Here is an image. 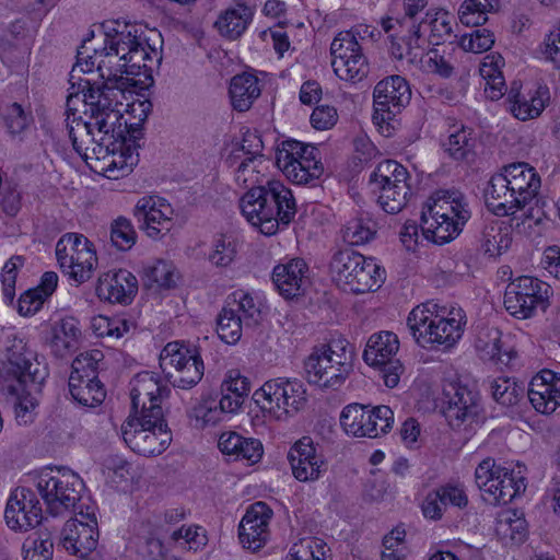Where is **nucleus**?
Masks as SVG:
<instances>
[{
	"instance_id": "nucleus-59",
	"label": "nucleus",
	"mask_w": 560,
	"mask_h": 560,
	"mask_svg": "<svg viewBox=\"0 0 560 560\" xmlns=\"http://www.w3.org/2000/svg\"><path fill=\"white\" fill-rule=\"evenodd\" d=\"M494 44V35L487 28L475 30L469 35H463L459 46L465 51L481 54L489 50Z\"/></svg>"
},
{
	"instance_id": "nucleus-64",
	"label": "nucleus",
	"mask_w": 560,
	"mask_h": 560,
	"mask_svg": "<svg viewBox=\"0 0 560 560\" xmlns=\"http://www.w3.org/2000/svg\"><path fill=\"white\" fill-rule=\"evenodd\" d=\"M503 471V467L495 464L494 459L486 458L476 468L475 479L478 488L487 493L488 485L492 483L498 472Z\"/></svg>"
},
{
	"instance_id": "nucleus-24",
	"label": "nucleus",
	"mask_w": 560,
	"mask_h": 560,
	"mask_svg": "<svg viewBox=\"0 0 560 560\" xmlns=\"http://www.w3.org/2000/svg\"><path fill=\"white\" fill-rule=\"evenodd\" d=\"M307 270V265L302 258H294L273 268L272 281L282 296L292 299L304 292Z\"/></svg>"
},
{
	"instance_id": "nucleus-23",
	"label": "nucleus",
	"mask_w": 560,
	"mask_h": 560,
	"mask_svg": "<svg viewBox=\"0 0 560 560\" xmlns=\"http://www.w3.org/2000/svg\"><path fill=\"white\" fill-rule=\"evenodd\" d=\"M503 172L509 180L510 190L520 200V208L523 209L535 198L540 188L539 175L524 162L506 165Z\"/></svg>"
},
{
	"instance_id": "nucleus-19",
	"label": "nucleus",
	"mask_w": 560,
	"mask_h": 560,
	"mask_svg": "<svg viewBox=\"0 0 560 560\" xmlns=\"http://www.w3.org/2000/svg\"><path fill=\"white\" fill-rule=\"evenodd\" d=\"M272 511L265 502L259 501L250 505L238 526V537L244 548L257 551L265 546Z\"/></svg>"
},
{
	"instance_id": "nucleus-49",
	"label": "nucleus",
	"mask_w": 560,
	"mask_h": 560,
	"mask_svg": "<svg viewBox=\"0 0 560 560\" xmlns=\"http://www.w3.org/2000/svg\"><path fill=\"white\" fill-rule=\"evenodd\" d=\"M283 399L281 409L285 415H294L301 410L306 402V390L302 382L298 380L283 378Z\"/></svg>"
},
{
	"instance_id": "nucleus-56",
	"label": "nucleus",
	"mask_w": 560,
	"mask_h": 560,
	"mask_svg": "<svg viewBox=\"0 0 560 560\" xmlns=\"http://www.w3.org/2000/svg\"><path fill=\"white\" fill-rule=\"evenodd\" d=\"M326 545L318 538H303L290 550V560H326Z\"/></svg>"
},
{
	"instance_id": "nucleus-22",
	"label": "nucleus",
	"mask_w": 560,
	"mask_h": 560,
	"mask_svg": "<svg viewBox=\"0 0 560 560\" xmlns=\"http://www.w3.org/2000/svg\"><path fill=\"white\" fill-rule=\"evenodd\" d=\"M137 292L138 280L126 269L102 275L96 285L97 296L110 303L129 304Z\"/></svg>"
},
{
	"instance_id": "nucleus-38",
	"label": "nucleus",
	"mask_w": 560,
	"mask_h": 560,
	"mask_svg": "<svg viewBox=\"0 0 560 560\" xmlns=\"http://www.w3.org/2000/svg\"><path fill=\"white\" fill-rule=\"evenodd\" d=\"M500 0H465L458 11L459 20L467 26H480L488 21L487 13L499 8Z\"/></svg>"
},
{
	"instance_id": "nucleus-50",
	"label": "nucleus",
	"mask_w": 560,
	"mask_h": 560,
	"mask_svg": "<svg viewBox=\"0 0 560 560\" xmlns=\"http://www.w3.org/2000/svg\"><path fill=\"white\" fill-rule=\"evenodd\" d=\"M101 350H91L80 353L72 362V372L70 377L73 381L84 382V378H97L96 371L98 362L103 359Z\"/></svg>"
},
{
	"instance_id": "nucleus-27",
	"label": "nucleus",
	"mask_w": 560,
	"mask_h": 560,
	"mask_svg": "<svg viewBox=\"0 0 560 560\" xmlns=\"http://www.w3.org/2000/svg\"><path fill=\"white\" fill-rule=\"evenodd\" d=\"M232 106L237 112H246L260 95L258 78L250 73H242L232 78L230 84Z\"/></svg>"
},
{
	"instance_id": "nucleus-63",
	"label": "nucleus",
	"mask_w": 560,
	"mask_h": 560,
	"mask_svg": "<svg viewBox=\"0 0 560 560\" xmlns=\"http://www.w3.org/2000/svg\"><path fill=\"white\" fill-rule=\"evenodd\" d=\"M145 277L151 283H156L160 288L170 289L175 284L174 271L171 265L164 260H159L155 265L148 267Z\"/></svg>"
},
{
	"instance_id": "nucleus-28",
	"label": "nucleus",
	"mask_w": 560,
	"mask_h": 560,
	"mask_svg": "<svg viewBox=\"0 0 560 560\" xmlns=\"http://www.w3.org/2000/svg\"><path fill=\"white\" fill-rule=\"evenodd\" d=\"M555 377V372L550 370H542L539 374L533 377L527 389V396L533 407L541 413L553 412L557 406V399L551 392L548 380Z\"/></svg>"
},
{
	"instance_id": "nucleus-48",
	"label": "nucleus",
	"mask_w": 560,
	"mask_h": 560,
	"mask_svg": "<svg viewBox=\"0 0 560 560\" xmlns=\"http://www.w3.org/2000/svg\"><path fill=\"white\" fill-rule=\"evenodd\" d=\"M375 222L369 218H355L343 229V240L351 245H362L370 242L375 233Z\"/></svg>"
},
{
	"instance_id": "nucleus-13",
	"label": "nucleus",
	"mask_w": 560,
	"mask_h": 560,
	"mask_svg": "<svg viewBox=\"0 0 560 560\" xmlns=\"http://www.w3.org/2000/svg\"><path fill=\"white\" fill-rule=\"evenodd\" d=\"M113 35L106 34L105 46L100 54L97 61V70L100 77L103 79L102 85L92 84L89 80L84 81L82 89L83 94H102L108 92L107 90H117L126 95L130 86L138 85L133 78L124 77L127 74L125 61L121 59V52H116V49H109V38Z\"/></svg>"
},
{
	"instance_id": "nucleus-2",
	"label": "nucleus",
	"mask_w": 560,
	"mask_h": 560,
	"mask_svg": "<svg viewBox=\"0 0 560 560\" xmlns=\"http://www.w3.org/2000/svg\"><path fill=\"white\" fill-rule=\"evenodd\" d=\"M243 215L265 235L277 233L279 225H289L296 213L292 191L279 180L254 186L240 199Z\"/></svg>"
},
{
	"instance_id": "nucleus-41",
	"label": "nucleus",
	"mask_w": 560,
	"mask_h": 560,
	"mask_svg": "<svg viewBox=\"0 0 560 560\" xmlns=\"http://www.w3.org/2000/svg\"><path fill=\"white\" fill-rule=\"evenodd\" d=\"M490 392L500 405L514 406L524 396L525 387L514 378L498 377L490 382Z\"/></svg>"
},
{
	"instance_id": "nucleus-6",
	"label": "nucleus",
	"mask_w": 560,
	"mask_h": 560,
	"mask_svg": "<svg viewBox=\"0 0 560 560\" xmlns=\"http://www.w3.org/2000/svg\"><path fill=\"white\" fill-rule=\"evenodd\" d=\"M329 269L332 279L355 294L375 291L384 281V270L374 261L352 248L334 254Z\"/></svg>"
},
{
	"instance_id": "nucleus-25",
	"label": "nucleus",
	"mask_w": 560,
	"mask_h": 560,
	"mask_svg": "<svg viewBox=\"0 0 560 560\" xmlns=\"http://www.w3.org/2000/svg\"><path fill=\"white\" fill-rule=\"evenodd\" d=\"M485 199L488 208L492 209L495 215H512L521 210L520 200L510 190L504 172L491 176L485 189Z\"/></svg>"
},
{
	"instance_id": "nucleus-60",
	"label": "nucleus",
	"mask_w": 560,
	"mask_h": 560,
	"mask_svg": "<svg viewBox=\"0 0 560 560\" xmlns=\"http://www.w3.org/2000/svg\"><path fill=\"white\" fill-rule=\"evenodd\" d=\"M451 21L452 16L447 12L439 11L435 13V16L429 21L431 27L430 44L438 46L453 36Z\"/></svg>"
},
{
	"instance_id": "nucleus-9",
	"label": "nucleus",
	"mask_w": 560,
	"mask_h": 560,
	"mask_svg": "<svg viewBox=\"0 0 560 560\" xmlns=\"http://www.w3.org/2000/svg\"><path fill=\"white\" fill-rule=\"evenodd\" d=\"M135 26L125 25L124 30L115 31L109 38V49H116L121 52V59L125 61L127 75L143 77L137 82L143 85L153 83L154 67L160 63L161 52L148 44L145 38L137 34Z\"/></svg>"
},
{
	"instance_id": "nucleus-35",
	"label": "nucleus",
	"mask_w": 560,
	"mask_h": 560,
	"mask_svg": "<svg viewBox=\"0 0 560 560\" xmlns=\"http://www.w3.org/2000/svg\"><path fill=\"white\" fill-rule=\"evenodd\" d=\"M476 348L482 353L485 359L494 361L495 363L509 364L516 354L515 351H502L501 349V332L497 328L489 329L485 337L478 336L476 340Z\"/></svg>"
},
{
	"instance_id": "nucleus-7",
	"label": "nucleus",
	"mask_w": 560,
	"mask_h": 560,
	"mask_svg": "<svg viewBox=\"0 0 560 560\" xmlns=\"http://www.w3.org/2000/svg\"><path fill=\"white\" fill-rule=\"evenodd\" d=\"M47 376L40 368L36 353L22 339L14 338L7 347L5 359L0 364V384L8 393L38 389Z\"/></svg>"
},
{
	"instance_id": "nucleus-14",
	"label": "nucleus",
	"mask_w": 560,
	"mask_h": 560,
	"mask_svg": "<svg viewBox=\"0 0 560 560\" xmlns=\"http://www.w3.org/2000/svg\"><path fill=\"white\" fill-rule=\"evenodd\" d=\"M373 121L376 125L388 124L409 104L411 90L405 78L390 75L381 80L374 88Z\"/></svg>"
},
{
	"instance_id": "nucleus-62",
	"label": "nucleus",
	"mask_w": 560,
	"mask_h": 560,
	"mask_svg": "<svg viewBox=\"0 0 560 560\" xmlns=\"http://www.w3.org/2000/svg\"><path fill=\"white\" fill-rule=\"evenodd\" d=\"M93 328L97 336L122 337L129 330V324L126 319H110L98 316L93 319Z\"/></svg>"
},
{
	"instance_id": "nucleus-5",
	"label": "nucleus",
	"mask_w": 560,
	"mask_h": 560,
	"mask_svg": "<svg viewBox=\"0 0 560 560\" xmlns=\"http://www.w3.org/2000/svg\"><path fill=\"white\" fill-rule=\"evenodd\" d=\"M108 92L102 94H83L82 102H84L85 114L90 115V121H82L81 117L77 126L85 131L86 135L93 136V129L95 128L102 137L100 142L107 149L113 147V151L116 150V145L119 149L122 148L124 136L127 133L126 121L119 106L124 105L127 100L126 95L117 90H107Z\"/></svg>"
},
{
	"instance_id": "nucleus-17",
	"label": "nucleus",
	"mask_w": 560,
	"mask_h": 560,
	"mask_svg": "<svg viewBox=\"0 0 560 560\" xmlns=\"http://www.w3.org/2000/svg\"><path fill=\"white\" fill-rule=\"evenodd\" d=\"M4 518L15 532H27L38 526L43 521V510L36 493L30 488H16L7 502Z\"/></svg>"
},
{
	"instance_id": "nucleus-15",
	"label": "nucleus",
	"mask_w": 560,
	"mask_h": 560,
	"mask_svg": "<svg viewBox=\"0 0 560 560\" xmlns=\"http://www.w3.org/2000/svg\"><path fill=\"white\" fill-rule=\"evenodd\" d=\"M443 413L454 429L472 423L482 410L479 394L456 382H448L443 386Z\"/></svg>"
},
{
	"instance_id": "nucleus-54",
	"label": "nucleus",
	"mask_w": 560,
	"mask_h": 560,
	"mask_svg": "<svg viewBox=\"0 0 560 560\" xmlns=\"http://www.w3.org/2000/svg\"><path fill=\"white\" fill-rule=\"evenodd\" d=\"M24 560H52L54 542L48 533L27 538L22 547Z\"/></svg>"
},
{
	"instance_id": "nucleus-30",
	"label": "nucleus",
	"mask_w": 560,
	"mask_h": 560,
	"mask_svg": "<svg viewBox=\"0 0 560 560\" xmlns=\"http://www.w3.org/2000/svg\"><path fill=\"white\" fill-rule=\"evenodd\" d=\"M399 348L397 336L392 331L373 334L365 346L363 359L369 365H378L394 355Z\"/></svg>"
},
{
	"instance_id": "nucleus-29",
	"label": "nucleus",
	"mask_w": 560,
	"mask_h": 560,
	"mask_svg": "<svg viewBox=\"0 0 560 560\" xmlns=\"http://www.w3.org/2000/svg\"><path fill=\"white\" fill-rule=\"evenodd\" d=\"M343 430L357 438H366L374 430L372 425V408L360 404H351L343 408L340 416Z\"/></svg>"
},
{
	"instance_id": "nucleus-61",
	"label": "nucleus",
	"mask_w": 560,
	"mask_h": 560,
	"mask_svg": "<svg viewBox=\"0 0 560 560\" xmlns=\"http://www.w3.org/2000/svg\"><path fill=\"white\" fill-rule=\"evenodd\" d=\"M480 73L486 80L485 93L491 101L499 100L503 96L505 82L502 72H497L491 66L481 65Z\"/></svg>"
},
{
	"instance_id": "nucleus-55",
	"label": "nucleus",
	"mask_w": 560,
	"mask_h": 560,
	"mask_svg": "<svg viewBox=\"0 0 560 560\" xmlns=\"http://www.w3.org/2000/svg\"><path fill=\"white\" fill-rule=\"evenodd\" d=\"M110 241L119 250H128L136 244L137 233L130 220L119 217L112 223Z\"/></svg>"
},
{
	"instance_id": "nucleus-34",
	"label": "nucleus",
	"mask_w": 560,
	"mask_h": 560,
	"mask_svg": "<svg viewBox=\"0 0 560 560\" xmlns=\"http://www.w3.org/2000/svg\"><path fill=\"white\" fill-rule=\"evenodd\" d=\"M374 190H380L377 201L387 213H398L407 202V196L410 194V187L407 182L393 185H373Z\"/></svg>"
},
{
	"instance_id": "nucleus-37",
	"label": "nucleus",
	"mask_w": 560,
	"mask_h": 560,
	"mask_svg": "<svg viewBox=\"0 0 560 560\" xmlns=\"http://www.w3.org/2000/svg\"><path fill=\"white\" fill-rule=\"evenodd\" d=\"M250 20V12L246 7L228 10L215 22L219 33L229 38L236 39L246 30Z\"/></svg>"
},
{
	"instance_id": "nucleus-20",
	"label": "nucleus",
	"mask_w": 560,
	"mask_h": 560,
	"mask_svg": "<svg viewBox=\"0 0 560 560\" xmlns=\"http://www.w3.org/2000/svg\"><path fill=\"white\" fill-rule=\"evenodd\" d=\"M288 460L294 478L301 482L317 480L325 466L322 455L317 454L310 436H303L291 446Z\"/></svg>"
},
{
	"instance_id": "nucleus-33",
	"label": "nucleus",
	"mask_w": 560,
	"mask_h": 560,
	"mask_svg": "<svg viewBox=\"0 0 560 560\" xmlns=\"http://www.w3.org/2000/svg\"><path fill=\"white\" fill-rule=\"evenodd\" d=\"M69 390L72 398L85 407H96L101 405L106 397L104 385L97 378L89 377L84 378V382H80L73 381L70 377Z\"/></svg>"
},
{
	"instance_id": "nucleus-18",
	"label": "nucleus",
	"mask_w": 560,
	"mask_h": 560,
	"mask_svg": "<svg viewBox=\"0 0 560 560\" xmlns=\"http://www.w3.org/2000/svg\"><path fill=\"white\" fill-rule=\"evenodd\" d=\"M170 205L153 197H143L138 200L133 215L140 230H143L151 238L159 240L166 235L173 228V219L170 217Z\"/></svg>"
},
{
	"instance_id": "nucleus-12",
	"label": "nucleus",
	"mask_w": 560,
	"mask_h": 560,
	"mask_svg": "<svg viewBox=\"0 0 560 560\" xmlns=\"http://www.w3.org/2000/svg\"><path fill=\"white\" fill-rule=\"evenodd\" d=\"M550 291L551 287L548 283L523 276L506 287L504 306L514 317L529 318L537 307L546 310Z\"/></svg>"
},
{
	"instance_id": "nucleus-31",
	"label": "nucleus",
	"mask_w": 560,
	"mask_h": 560,
	"mask_svg": "<svg viewBox=\"0 0 560 560\" xmlns=\"http://www.w3.org/2000/svg\"><path fill=\"white\" fill-rule=\"evenodd\" d=\"M479 242L480 248L486 255L495 257L510 247L512 236L502 222L492 220L483 225Z\"/></svg>"
},
{
	"instance_id": "nucleus-4",
	"label": "nucleus",
	"mask_w": 560,
	"mask_h": 560,
	"mask_svg": "<svg viewBox=\"0 0 560 560\" xmlns=\"http://www.w3.org/2000/svg\"><path fill=\"white\" fill-rule=\"evenodd\" d=\"M469 218L462 192L438 190L422 208L421 231L427 240L442 245L455 238Z\"/></svg>"
},
{
	"instance_id": "nucleus-21",
	"label": "nucleus",
	"mask_w": 560,
	"mask_h": 560,
	"mask_svg": "<svg viewBox=\"0 0 560 560\" xmlns=\"http://www.w3.org/2000/svg\"><path fill=\"white\" fill-rule=\"evenodd\" d=\"M98 537L96 526L75 517L63 525L59 545L70 555L83 559L96 549Z\"/></svg>"
},
{
	"instance_id": "nucleus-52",
	"label": "nucleus",
	"mask_w": 560,
	"mask_h": 560,
	"mask_svg": "<svg viewBox=\"0 0 560 560\" xmlns=\"http://www.w3.org/2000/svg\"><path fill=\"white\" fill-rule=\"evenodd\" d=\"M40 392V386L38 389H33L32 386L25 387V390H19L18 393H10L11 395L16 397L14 402V412L15 419L19 424H28L34 420V410L37 406V399L34 394Z\"/></svg>"
},
{
	"instance_id": "nucleus-43",
	"label": "nucleus",
	"mask_w": 560,
	"mask_h": 560,
	"mask_svg": "<svg viewBox=\"0 0 560 560\" xmlns=\"http://www.w3.org/2000/svg\"><path fill=\"white\" fill-rule=\"evenodd\" d=\"M243 324L241 315L224 305L217 318L218 336L225 343L235 345L242 337Z\"/></svg>"
},
{
	"instance_id": "nucleus-45",
	"label": "nucleus",
	"mask_w": 560,
	"mask_h": 560,
	"mask_svg": "<svg viewBox=\"0 0 560 560\" xmlns=\"http://www.w3.org/2000/svg\"><path fill=\"white\" fill-rule=\"evenodd\" d=\"M225 306L240 314L246 326L257 324L260 311L254 299L244 291H235L225 301Z\"/></svg>"
},
{
	"instance_id": "nucleus-57",
	"label": "nucleus",
	"mask_w": 560,
	"mask_h": 560,
	"mask_svg": "<svg viewBox=\"0 0 560 560\" xmlns=\"http://www.w3.org/2000/svg\"><path fill=\"white\" fill-rule=\"evenodd\" d=\"M23 256L11 257L3 266L0 279L2 283V293L4 301L9 304L13 302L15 296V282L19 268L24 265Z\"/></svg>"
},
{
	"instance_id": "nucleus-10",
	"label": "nucleus",
	"mask_w": 560,
	"mask_h": 560,
	"mask_svg": "<svg viewBox=\"0 0 560 560\" xmlns=\"http://www.w3.org/2000/svg\"><path fill=\"white\" fill-rule=\"evenodd\" d=\"M160 365L174 387L189 389L196 386L205 372L203 361L196 348L183 342H168L160 354Z\"/></svg>"
},
{
	"instance_id": "nucleus-47",
	"label": "nucleus",
	"mask_w": 560,
	"mask_h": 560,
	"mask_svg": "<svg viewBox=\"0 0 560 560\" xmlns=\"http://www.w3.org/2000/svg\"><path fill=\"white\" fill-rule=\"evenodd\" d=\"M407 170L396 161L386 160L381 162L375 171L371 174V185H393L396 183L407 182Z\"/></svg>"
},
{
	"instance_id": "nucleus-8",
	"label": "nucleus",
	"mask_w": 560,
	"mask_h": 560,
	"mask_svg": "<svg viewBox=\"0 0 560 560\" xmlns=\"http://www.w3.org/2000/svg\"><path fill=\"white\" fill-rule=\"evenodd\" d=\"M35 487L46 505V511L52 516H58L77 506L84 483L71 469L57 467L44 469L38 475Z\"/></svg>"
},
{
	"instance_id": "nucleus-16",
	"label": "nucleus",
	"mask_w": 560,
	"mask_h": 560,
	"mask_svg": "<svg viewBox=\"0 0 560 560\" xmlns=\"http://www.w3.org/2000/svg\"><path fill=\"white\" fill-rule=\"evenodd\" d=\"M304 370L308 383L331 389L339 388L350 374L347 354L331 357L319 349L305 360Z\"/></svg>"
},
{
	"instance_id": "nucleus-11",
	"label": "nucleus",
	"mask_w": 560,
	"mask_h": 560,
	"mask_svg": "<svg viewBox=\"0 0 560 560\" xmlns=\"http://www.w3.org/2000/svg\"><path fill=\"white\" fill-rule=\"evenodd\" d=\"M56 257L63 272L78 283L92 277L97 262L93 243L78 233H67L59 238Z\"/></svg>"
},
{
	"instance_id": "nucleus-36",
	"label": "nucleus",
	"mask_w": 560,
	"mask_h": 560,
	"mask_svg": "<svg viewBox=\"0 0 560 560\" xmlns=\"http://www.w3.org/2000/svg\"><path fill=\"white\" fill-rule=\"evenodd\" d=\"M445 151L456 161H470L475 156V138L469 128L460 129L450 133L447 141L443 143Z\"/></svg>"
},
{
	"instance_id": "nucleus-51",
	"label": "nucleus",
	"mask_w": 560,
	"mask_h": 560,
	"mask_svg": "<svg viewBox=\"0 0 560 560\" xmlns=\"http://www.w3.org/2000/svg\"><path fill=\"white\" fill-rule=\"evenodd\" d=\"M338 78L351 82L362 81L369 73V62L363 54L357 55L352 58L341 59L337 66L332 68Z\"/></svg>"
},
{
	"instance_id": "nucleus-1",
	"label": "nucleus",
	"mask_w": 560,
	"mask_h": 560,
	"mask_svg": "<svg viewBox=\"0 0 560 560\" xmlns=\"http://www.w3.org/2000/svg\"><path fill=\"white\" fill-rule=\"evenodd\" d=\"M168 393L152 376L140 380L139 386L131 389V411L121 425V435L133 452L155 456L170 445L172 434L160 405Z\"/></svg>"
},
{
	"instance_id": "nucleus-3",
	"label": "nucleus",
	"mask_w": 560,
	"mask_h": 560,
	"mask_svg": "<svg viewBox=\"0 0 560 560\" xmlns=\"http://www.w3.org/2000/svg\"><path fill=\"white\" fill-rule=\"evenodd\" d=\"M465 324L460 308L448 311L434 302L416 306L407 318L412 337L423 348L453 347L462 338Z\"/></svg>"
},
{
	"instance_id": "nucleus-40",
	"label": "nucleus",
	"mask_w": 560,
	"mask_h": 560,
	"mask_svg": "<svg viewBox=\"0 0 560 560\" xmlns=\"http://www.w3.org/2000/svg\"><path fill=\"white\" fill-rule=\"evenodd\" d=\"M293 145V149L298 151L295 155L296 163H301V171L306 173L304 177H306V184L317 179L324 171L323 164L317 159L318 149L311 144H305L303 142L293 140L290 144Z\"/></svg>"
},
{
	"instance_id": "nucleus-58",
	"label": "nucleus",
	"mask_w": 560,
	"mask_h": 560,
	"mask_svg": "<svg viewBox=\"0 0 560 560\" xmlns=\"http://www.w3.org/2000/svg\"><path fill=\"white\" fill-rule=\"evenodd\" d=\"M236 254L235 241L221 235L214 241L213 249L208 258L217 267H228L233 262Z\"/></svg>"
},
{
	"instance_id": "nucleus-32",
	"label": "nucleus",
	"mask_w": 560,
	"mask_h": 560,
	"mask_svg": "<svg viewBox=\"0 0 560 560\" xmlns=\"http://www.w3.org/2000/svg\"><path fill=\"white\" fill-rule=\"evenodd\" d=\"M80 336L81 330L74 318L69 317L61 319L59 326L55 328L50 341L52 353L57 358H65L75 349Z\"/></svg>"
},
{
	"instance_id": "nucleus-44",
	"label": "nucleus",
	"mask_w": 560,
	"mask_h": 560,
	"mask_svg": "<svg viewBox=\"0 0 560 560\" xmlns=\"http://www.w3.org/2000/svg\"><path fill=\"white\" fill-rule=\"evenodd\" d=\"M537 93L539 94L538 97H532L530 101H527L521 97L520 93L515 91L514 88L511 89L509 94V100L512 103L511 112L517 119L526 120L539 116L545 107V101L541 95L547 94V90L541 92L539 89Z\"/></svg>"
},
{
	"instance_id": "nucleus-46",
	"label": "nucleus",
	"mask_w": 560,
	"mask_h": 560,
	"mask_svg": "<svg viewBox=\"0 0 560 560\" xmlns=\"http://www.w3.org/2000/svg\"><path fill=\"white\" fill-rule=\"evenodd\" d=\"M330 54H331V67H336L338 61L341 59L346 61V59L352 58L357 55L362 54V48L357 40V37L353 32H340L332 40L330 45Z\"/></svg>"
},
{
	"instance_id": "nucleus-42",
	"label": "nucleus",
	"mask_w": 560,
	"mask_h": 560,
	"mask_svg": "<svg viewBox=\"0 0 560 560\" xmlns=\"http://www.w3.org/2000/svg\"><path fill=\"white\" fill-rule=\"evenodd\" d=\"M283 378L267 381L254 395V401L262 409L269 412L278 413L282 411L283 399Z\"/></svg>"
},
{
	"instance_id": "nucleus-26",
	"label": "nucleus",
	"mask_w": 560,
	"mask_h": 560,
	"mask_svg": "<svg viewBox=\"0 0 560 560\" xmlns=\"http://www.w3.org/2000/svg\"><path fill=\"white\" fill-rule=\"evenodd\" d=\"M488 488L486 500L491 504L505 505L526 490V482L520 471L514 472L503 467V471L498 472Z\"/></svg>"
},
{
	"instance_id": "nucleus-53",
	"label": "nucleus",
	"mask_w": 560,
	"mask_h": 560,
	"mask_svg": "<svg viewBox=\"0 0 560 560\" xmlns=\"http://www.w3.org/2000/svg\"><path fill=\"white\" fill-rule=\"evenodd\" d=\"M262 143L257 136L248 135L244 138L242 150L246 154H249V156L243 160L236 170L235 180L240 186L246 188L252 183V180L247 176V173L249 172V164L260 153ZM250 172L254 173V168H252Z\"/></svg>"
},
{
	"instance_id": "nucleus-39",
	"label": "nucleus",
	"mask_w": 560,
	"mask_h": 560,
	"mask_svg": "<svg viewBox=\"0 0 560 560\" xmlns=\"http://www.w3.org/2000/svg\"><path fill=\"white\" fill-rule=\"evenodd\" d=\"M292 141H282L276 152V164L292 183L306 185V177H304L306 173L301 171V163H296L294 154H298V151L290 145Z\"/></svg>"
}]
</instances>
